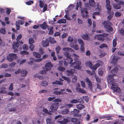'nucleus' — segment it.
Here are the masks:
<instances>
[{
  "instance_id": "20e7f679",
  "label": "nucleus",
  "mask_w": 124,
  "mask_h": 124,
  "mask_svg": "<svg viewBox=\"0 0 124 124\" xmlns=\"http://www.w3.org/2000/svg\"><path fill=\"white\" fill-rule=\"evenodd\" d=\"M73 55L74 57L75 61L71 63L70 66L74 67V68L75 69H80L81 67L80 65L81 64V62L78 60V56L75 54H73Z\"/></svg>"
},
{
  "instance_id": "338daca9",
  "label": "nucleus",
  "mask_w": 124,
  "mask_h": 124,
  "mask_svg": "<svg viewBox=\"0 0 124 124\" xmlns=\"http://www.w3.org/2000/svg\"><path fill=\"white\" fill-rule=\"evenodd\" d=\"M96 85L97 88L99 90L101 91V87L100 84L99 83L96 84Z\"/></svg>"
},
{
  "instance_id": "6e6552de",
  "label": "nucleus",
  "mask_w": 124,
  "mask_h": 124,
  "mask_svg": "<svg viewBox=\"0 0 124 124\" xmlns=\"http://www.w3.org/2000/svg\"><path fill=\"white\" fill-rule=\"evenodd\" d=\"M60 119V120L58 121L57 122L60 124H67L69 122L68 119L63 117H61Z\"/></svg>"
},
{
  "instance_id": "09e8293b",
  "label": "nucleus",
  "mask_w": 124,
  "mask_h": 124,
  "mask_svg": "<svg viewBox=\"0 0 124 124\" xmlns=\"http://www.w3.org/2000/svg\"><path fill=\"white\" fill-rule=\"evenodd\" d=\"M77 78L76 76H74L72 78V82L73 83H75L77 81Z\"/></svg>"
},
{
  "instance_id": "f8f14e48",
  "label": "nucleus",
  "mask_w": 124,
  "mask_h": 124,
  "mask_svg": "<svg viewBox=\"0 0 124 124\" xmlns=\"http://www.w3.org/2000/svg\"><path fill=\"white\" fill-rule=\"evenodd\" d=\"M19 43L18 42V41H17L16 42H14L13 43V45L12 46V48L13 49H14V52H16L17 51V48L19 47Z\"/></svg>"
},
{
  "instance_id": "603ef678",
  "label": "nucleus",
  "mask_w": 124,
  "mask_h": 124,
  "mask_svg": "<svg viewBox=\"0 0 124 124\" xmlns=\"http://www.w3.org/2000/svg\"><path fill=\"white\" fill-rule=\"evenodd\" d=\"M121 15V13L119 12H116L115 13V15L117 17L120 16Z\"/></svg>"
},
{
  "instance_id": "ddd939ff",
  "label": "nucleus",
  "mask_w": 124,
  "mask_h": 124,
  "mask_svg": "<svg viewBox=\"0 0 124 124\" xmlns=\"http://www.w3.org/2000/svg\"><path fill=\"white\" fill-rule=\"evenodd\" d=\"M42 44L43 46L46 47L48 46L49 41L48 40L46 39L45 41H43L42 42Z\"/></svg>"
},
{
  "instance_id": "4be33fe9",
  "label": "nucleus",
  "mask_w": 124,
  "mask_h": 124,
  "mask_svg": "<svg viewBox=\"0 0 124 124\" xmlns=\"http://www.w3.org/2000/svg\"><path fill=\"white\" fill-rule=\"evenodd\" d=\"M70 46L72 47L73 48L76 50H78V45H74V44L71 43L70 44Z\"/></svg>"
},
{
  "instance_id": "c03bdc74",
  "label": "nucleus",
  "mask_w": 124,
  "mask_h": 124,
  "mask_svg": "<svg viewBox=\"0 0 124 124\" xmlns=\"http://www.w3.org/2000/svg\"><path fill=\"white\" fill-rule=\"evenodd\" d=\"M30 61L28 62V63L30 64H32L33 63L34 61V59L32 58H30Z\"/></svg>"
},
{
  "instance_id": "423d86ee",
  "label": "nucleus",
  "mask_w": 124,
  "mask_h": 124,
  "mask_svg": "<svg viewBox=\"0 0 124 124\" xmlns=\"http://www.w3.org/2000/svg\"><path fill=\"white\" fill-rule=\"evenodd\" d=\"M102 24L104 28L109 31H113V29L110 25H112V23L108 21H104Z\"/></svg>"
},
{
  "instance_id": "bb28decb",
  "label": "nucleus",
  "mask_w": 124,
  "mask_h": 124,
  "mask_svg": "<svg viewBox=\"0 0 124 124\" xmlns=\"http://www.w3.org/2000/svg\"><path fill=\"white\" fill-rule=\"evenodd\" d=\"M52 84L53 85L54 84H56L59 85H62L63 84L62 82L58 80H56L55 82H53L52 83Z\"/></svg>"
},
{
  "instance_id": "4d7b16f0",
  "label": "nucleus",
  "mask_w": 124,
  "mask_h": 124,
  "mask_svg": "<svg viewBox=\"0 0 124 124\" xmlns=\"http://www.w3.org/2000/svg\"><path fill=\"white\" fill-rule=\"evenodd\" d=\"M46 71H48V69H46V71L45 70H43L40 71L39 73L41 74H45L46 73Z\"/></svg>"
},
{
  "instance_id": "a19ab883",
  "label": "nucleus",
  "mask_w": 124,
  "mask_h": 124,
  "mask_svg": "<svg viewBox=\"0 0 124 124\" xmlns=\"http://www.w3.org/2000/svg\"><path fill=\"white\" fill-rule=\"evenodd\" d=\"M53 93L54 94L56 95H60L62 93V92L60 91H54L53 92Z\"/></svg>"
},
{
  "instance_id": "a18cd8bd",
  "label": "nucleus",
  "mask_w": 124,
  "mask_h": 124,
  "mask_svg": "<svg viewBox=\"0 0 124 124\" xmlns=\"http://www.w3.org/2000/svg\"><path fill=\"white\" fill-rule=\"evenodd\" d=\"M34 3L33 1L32 0H30L29 1L27 2L26 4L27 5H30L33 4Z\"/></svg>"
},
{
  "instance_id": "9d476101",
  "label": "nucleus",
  "mask_w": 124,
  "mask_h": 124,
  "mask_svg": "<svg viewBox=\"0 0 124 124\" xmlns=\"http://www.w3.org/2000/svg\"><path fill=\"white\" fill-rule=\"evenodd\" d=\"M85 81L88 85V87L89 89L92 91L93 90V84L92 82L87 77L85 78Z\"/></svg>"
},
{
  "instance_id": "3c124183",
  "label": "nucleus",
  "mask_w": 124,
  "mask_h": 124,
  "mask_svg": "<svg viewBox=\"0 0 124 124\" xmlns=\"http://www.w3.org/2000/svg\"><path fill=\"white\" fill-rule=\"evenodd\" d=\"M39 6L41 8H43L44 6V3L41 0H40Z\"/></svg>"
},
{
  "instance_id": "0eeeda50",
  "label": "nucleus",
  "mask_w": 124,
  "mask_h": 124,
  "mask_svg": "<svg viewBox=\"0 0 124 124\" xmlns=\"http://www.w3.org/2000/svg\"><path fill=\"white\" fill-rule=\"evenodd\" d=\"M17 57L16 54H10L7 57L8 60L9 62H11L13 61L14 59Z\"/></svg>"
},
{
  "instance_id": "2eb2a0df",
  "label": "nucleus",
  "mask_w": 124,
  "mask_h": 124,
  "mask_svg": "<svg viewBox=\"0 0 124 124\" xmlns=\"http://www.w3.org/2000/svg\"><path fill=\"white\" fill-rule=\"evenodd\" d=\"M113 8L116 9H119L121 8V6L117 3H113L112 4Z\"/></svg>"
},
{
  "instance_id": "b1692460",
  "label": "nucleus",
  "mask_w": 124,
  "mask_h": 124,
  "mask_svg": "<svg viewBox=\"0 0 124 124\" xmlns=\"http://www.w3.org/2000/svg\"><path fill=\"white\" fill-rule=\"evenodd\" d=\"M76 89L78 92L83 93H86V92L85 90H84L83 89L81 88H77Z\"/></svg>"
},
{
  "instance_id": "72a5a7b5",
  "label": "nucleus",
  "mask_w": 124,
  "mask_h": 124,
  "mask_svg": "<svg viewBox=\"0 0 124 124\" xmlns=\"http://www.w3.org/2000/svg\"><path fill=\"white\" fill-rule=\"evenodd\" d=\"M62 78L64 80L67 81L68 83L70 82V79L68 77L64 76H63L62 77Z\"/></svg>"
},
{
  "instance_id": "680f3d73",
  "label": "nucleus",
  "mask_w": 124,
  "mask_h": 124,
  "mask_svg": "<svg viewBox=\"0 0 124 124\" xmlns=\"http://www.w3.org/2000/svg\"><path fill=\"white\" fill-rule=\"evenodd\" d=\"M107 47V46L106 44H103L101 45V46H99V47L100 48H102L104 47Z\"/></svg>"
},
{
  "instance_id": "de8ad7c7",
  "label": "nucleus",
  "mask_w": 124,
  "mask_h": 124,
  "mask_svg": "<svg viewBox=\"0 0 124 124\" xmlns=\"http://www.w3.org/2000/svg\"><path fill=\"white\" fill-rule=\"evenodd\" d=\"M78 41L80 45H82L83 44H84V43L83 40L80 39H78Z\"/></svg>"
},
{
  "instance_id": "e2e57ef3",
  "label": "nucleus",
  "mask_w": 124,
  "mask_h": 124,
  "mask_svg": "<svg viewBox=\"0 0 124 124\" xmlns=\"http://www.w3.org/2000/svg\"><path fill=\"white\" fill-rule=\"evenodd\" d=\"M16 22H18V24L20 25H23L24 23V22L22 20H19L18 21H17Z\"/></svg>"
},
{
  "instance_id": "7c9ffc66",
  "label": "nucleus",
  "mask_w": 124,
  "mask_h": 124,
  "mask_svg": "<svg viewBox=\"0 0 124 124\" xmlns=\"http://www.w3.org/2000/svg\"><path fill=\"white\" fill-rule=\"evenodd\" d=\"M66 14L64 16V17L66 19L68 20H70V18L69 16H68L67 14L68 13V10H66L65 11Z\"/></svg>"
},
{
  "instance_id": "39448f33",
  "label": "nucleus",
  "mask_w": 124,
  "mask_h": 124,
  "mask_svg": "<svg viewBox=\"0 0 124 124\" xmlns=\"http://www.w3.org/2000/svg\"><path fill=\"white\" fill-rule=\"evenodd\" d=\"M40 27L43 30H45L47 29L49 31H53V28L48 25L46 21H44L42 24H39Z\"/></svg>"
},
{
  "instance_id": "aec40b11",
  "label": "nucleus",
  "mask_w": 124,
  "mask_h": 124,
  "mask_svg": "<svg viewBox=\"0 0 124 124\" xmlns=\"http://www.w3.org/2000/svg\"><path fill=\"white\" fill-rule=\"evenodd\" d=\"M27 71L26 70H22L20 72L21 75L23 77L26 76L27 74Z\"/></svg>"
},
{
  "instance_id": "5fc2aeb1",
  "label": "nucleus",
  "mask_w": 124,
  "mask_h": 124,
  "mask_svg": "<svg viewBox=\"0 0 124 124\" xmlns=\"http://www.w3.org/2000/svg\"><path fill=\"white\" fill-rule=\"evenodd\" d=\"M23 48L24 50H27L28 49V47L27 45H24L23 47Z\"/></svg>"
},
{
  "instance_id": "9b49d317",
  "label": "nucleus",
  "mask_w": 124,
  "mask_h": 124,
  "mask_svg": "<svg viewBox=\"0 0 124 124\" xmlns=\"http://www.w3.org/2000/svg\"><path fill=\"white\" fill-rule=\"evenodd\" d=\"M106 7L108 11V13L109 14H111V7L110 5V1L109 0H106Z\"/></svg>"
},
{
  "instance_id": "473e14b6",
  "label": "nucleus",
  "mask_w": 124,
  "mask_h": 124,
  "mask_svg": "<svg viewBox=\"0 0 124 124\" xmlns=\"http://www.w3.org/2000/svg\"><path fill=\"white\" fill-rule=\"evenodd\" d=\"M118 68L117 67H115L111 71V73H113L114 74L116 73L118 71Z\"/></svg>"
},
{
  "instance_id": "6ab92c4d",
  "label": "nucleus",
  "mask_w": 124,
  "mask_h": 124,
  "mask_svg": "<svg viewBox=\"0 0 124 124\" xmlns=\"http://www.w3.org/2000/svg\"><path fill=\"white\" fill-rule=\"evenodd\" d=\"M89 2L90 5L93 7H94L95 6V3L94 0H89Z\"/></svg>"
},
{
  "instance_id": "052dcab7",
  "label": "nucleus",
  "mask_w": 124,
  "mask_h": 124,
  "mask_svg": "<svg viewBox=\"0 0 124 124\" xmlns=\"http://www.w3.org/2000/svg\"><path fill=\"white\" fill-rule=\"evenodd\" d=\"M43 10L42 12H44L46 11L47 9V5L46 4H45L43 6Z\"/></svg>"
},
{
  "instance_id": "774afa93",
  "label": "nucleus",
  "mask_w": 124,
  "mask_h": 124,
  "mask_svg": "<svg viewBox=\"0 0 124 124\" xmlns=\"http://www.w3.org/2000/svg\"><path fill=\"white\" fill-rule=\"evenodd\" d=\"M46 122L47 124H51V120L50 119H47L46 120Z\"/></svg>"
},
{
  "instance_id": "5701e85b",
  "label": "nucleus",
  "mask_w": 124,
  "mask_h": 124,
  "mask_svg": "<svg viewBox=\"0 0 124 124\" xmlns=\"http://www.w3.org/2000/svg\"><path fill=\"white\" fill-rule=\"evenodd\" d=\"M108 35V34H99V35H98L97 36V39L98 40H99V39L101 38V37H104V36H107Z\"/></svg>"
},
{
  "instance_id": "f03ea898",
  "label": "nucleus",
  "mask_w": 124,
  "mask_h": 124,
  "mask_svg": "<svg viewBox=\"0 0 124 124\" xmlns=\"http://www.w3.org/2000/svg\"><path fill=\"white\" fill-rule=\"evenodd\" d=\"M98 62L99 63H96L94 65H93L92 62L90 61L86 63L85 64L87 66H89L91 69L93 70L92 71H91L89 70H86V72L90 75H92L94 73H95L94 70H96L97 68L100 67V64H101L103 63V62L99 60Z\"/></svg>"
},
{
  "instance_id": "dca6fc26",
  "label": "nucleus",
  "mask_w": 124,
  "mask_h": 124,
  "mask_svg": "<svg viewBox=\"0 0 124 124\" xmlns=\"http://www.w3.org/2000/svg\"><path fill=\"white\" fill-rule=\"evenodd\" d=\"M77 108L79 110H81L85 107L82 104H79L76 105Z\"/></svg>"
},
{
  "instance_id": "bf43d9fd",
  "label": "nucleus",
  "mask_w": 124,
  "mask_h": 124,
  "mask_svg": "<svg viewBox=\"0 0 124 124\" xmlns=\"http://www.w3.org/2000/svg\"><path fill=\"white\" fill-rule=\"evenodd\" d=\"M42 85L44 86H47L48 85V83L46 81H44L42 82Z\"/></svg>"
},
{
  "instance_id": "cd10ccee",
  "label": "nucleus",
  "mask_w": 124,
  "mask_h": 124,
  "mask_svg": "<svg viewBox=\"0 0 124 124\" xmlns=\"http://www.w3.org/2000/svg\"><path fill=\"white\" fill-rule=\"evenodd\" d=\"M67 73L68 76H72L74 74V72L72 71V70L71 69L70 70H67Z\"/></svg>"
},
{
  "instance_id": "c756f323",
  "label": "nucleus",
  "mask_w": 124,
  "mask_h": 124,
  "mask_svg": "<svg viewBox=\"0 0 124 124\" xmlns=\"http://www.w3.org/2000/svg\"><path fill=\"white\" fill-rule=\"evenodd\" d=\"M81 11L82 13L83 12H85V13L87 14H88V12L87 9L84 8H81Z\"/></svg>"
},
{
  "instance_id": "393cba45",
  "label": "nucleus",
  "mask_w": 124,
  "mask_h": 124,
  "mask_svg": "<svg viewBox=\"0 0 124 124\" xmlns=\"http://www.w3.org/2000/svg\"><path fill=\"white\" fill-rule=\"evenodd\" d=\"M53 66L51 62H48L45 65V67L46 68H52Z\"/></svg>"
},
{
  "instance_id": "c85d7f7f",
  "label": "nucleus",
  "mask_w": 124,
  "mask_h": 124,
  "mask_svg": "<svg viewBox=\"0 0 124 124\" xmlns=\"http://www.w3.org/2000/svg\"><path fill=\"white\" fill-rule=\"evenodd\" d=\"M58 23H66V20L65 19H61L59 20Z\"/></svg>"
},
{
  "instance_id": "6e6d98bb",
  "label": "nucleus",
  "mask_w": 124,
  "mask_h": 124,
  "mask_svg": "<svg viewBox=\"0 0 124 124\" xmlns=\"http://www.w3.org/2000/svg\"><path fill=\"white\" fill-rule=\"evenodd\" d=\"M16 107L11 108L9 109V112L15 111L16 110Z\"/></svg>"
},
{
  "instance_id": "49530a36",
  "label": "nucleus",
  "mask_w": 124,
  "mask_h": 124,
  "mask_svg": "<svg viewBox=\"0 0 124 124\" xmlns=\"http://www.w3.org/2000/svg\"><path fill=\"white\" fill-rule=\"evenodd\" d=\"M16 30L17 31L19 30L20 28V25L18 24V22H16Z\"/></svg>"
},
{
  "instance_id": "c9c22d12",
  "label": "nucleus",
  "mask_w": 124,
  "mask_h": 124,
  "mask_svg": "<svg viewBox=\"0 0 124 124\" xmlns=\"http://www.w3.org/2000/svg\"><path fill=\"white\" fill-rule=\"evenodd\" d=\"M116 39H114L113 41L112 42V45L114 47H115L117 45V42H116Z\"/></svg>"
},
{
  "instance_id": "79ce46f5",
  "label": "nucleus",
  "mask_w": 124,
  "mask_h": 124,
  "mask_svg": "<svg viewBox=\"0 0 124 124\" xmlns=\"http://www.w3.org/2000/svg\"><path fill=\"white\" fill-rule=\"evenodd\" d=\"M94 77L96 80V81L98 83H100L101 82V80L100 78H99L98 76H95Z\"/></svg>"
},
{
  "instance_id": "4c0bfd02",
  "label": "nucleus",
  "mask_w": 124,
  "mask_h": 124,
  "mask_svg": "<svg viewBox=\"0 0 124 124\" xmlns=\"http://www.w3.org/2000/svg\"><path fill=\"white\" fill-rule=\"evenodd\" d=\"M21 54L23 55H28L29 54V52L25 51H23L20 52Z\"/></svg>"
},
{
  "instance_id": "e433bc0d",
  "label": "nucleus",
  "mask_w": 124,
  "mask_h": 124,
  "mask_svg": "<svg viewBox=\"0 0 124 124\" xmlns=\"http://www.w3.org/2000/svg\"><path fill=\"white\" fill-rule=\"evenodd\" d=\"M58 70H59L62 72H63L65 70V68L62 67H59L57 68Z\"/></svg>"
},
{
  "instance_id": "1a4fd4ad",
  "label": "nucleus",
  "mask_w": 124,
  "mask_h": 124,
  "mask_svg": "<svg viewBox=\"0 0 124 124\" xmlns=\"http://www.w3.org/2000/svg\"><path fill=\"white\" fill-rule=\"evenodd\" d=\"M59 106V103H55L51 105L50 108L52 112H54L58 108Z\"/></svg>"
},
{
  "instance_id": "f3484780",
  "label": "nucleus",
  "mask_w": 124,
  "mask_h": 124,
  "mask_svg": "<svg viewBox=\"0 0 124 124\" xmlns=\"http://www.w3.org/2000/svg\"><path fill=\"white\" fill-rule=\"evenodd\" d=\"M48 54H45L43 56L42 58H40L39 59H36V61L37 62H39L42 61V59H46L48 57Z\"/></svg>"
},
{
  "instance_id": "69168bd1",
  "label": "nucleus",
  "mask_w": 124,
  "mask_h": 124,
  "mask_svg": "<svg viewBox=\"0 0 124 124\" xmlns=\"http://www.w3.org/2000/svg\"><path fill=\"white\" fill-rule=\"evenodd\" d=\"M84 44L81 45L80 51L82 52H84L85 50V48L84 46Z\"/></svg>"
},
{
  "instance_id": "8fccbe9b",
  "label": "nucleus",
  "mask_w": 124,
  "mask_h": 124,
  "mask_svg": "<svg viewBox=\"0 0 124 124\" xmlns=\"http://www.w3.org/2000/svg\"><path fill=\"white\" fill-rule=\"evenodd\" d=\"M30 45L29 47V48L31 51H33L34 48V46L32 44Z\"/></svg>"
},
{
  "instance_id": "58836bf2",
  "label": "nucleus",
  "mask_w": 124,
  "mask_h": 124,
  "mask_svg": "<svg viewBox=\"0 0 124 124\" xmlns=\"http://www.w3.org/2000/svg\"><path fill=\"white\" fill-rule=\"evenodd\" d=\"M120 6L121 5H124V2L121 0H119L116 2Z\"/></svg>"
},
{
  "instance_id": "37998d69",
  "label": "nucleus",
  "mask_w": 124,
  "mask_h": 124,
  "mask_svg": "<svg viewBox=\"0 0 124 124\" xmlns=\"http://www.w3.org/2000/svg\"><path fill=\"white\" fill-rule=\"evenodd\" d=\"M29 41L30 44H33L34 42V39L32 38H30L29 39Z\"/></svg>"
},
{
  "instance_id": "7ed1b4c3",
  "label": "nucleus",
  "mask_w": 124,
  "mask_h": 124,
  "mask_svg": "<svg viewBox=\"0 0 124 124\" xmlns=\"http://www.w3.org/2000/svg\"><path fill=\"white\" fill-rule=\"evenodd\" d=\"M63 50L64 51L63 53L64 56L66 58L67 60L68 63L70 64H71L73 60L72 58L70 57V53L68 52H72L73 51V50L69 47H64L63 48Z\"/></svg>"
},
{
  "instance_id": "0e129e2a",
  "label": "nucleus",
  "mask_w": 124,
  "mask_h": 124,
  "mask_svg": "<svg viewBox=\"0 0 124 124\" xmlns=\"http://www.w3.org/2000/svg\"><path fill=\"white\" fill-rule=\"evenodd\" d=\"M83 99V98H81L79 99H78V101H79L78 102H79V103L84 104V101Z\"/></svg>"
},
{
  "instance_id": "ea45409f",
  "label": "nucleus",
  "mask_w": 124,
  "mask_h": 124,
  "mask_svg": "<svg viewBox=\"0 0 124 124\" xmlns=\"http://www.w3.org/2000/svg\"><path fill=\"white\" fill-rule=\"evenodd\" d=\"M79 101H78V100L74 99H72L70 101V102L71 103H77Z\"/></svg>"
},
{
  "instance_id": "a211bd4d",
  "label": "nucleus",
  "mask_w": 124,
  "mask_h": 124,
  "mask_svg": "<svg viewBox=\"0 0 124 124\" xmlns=\"http://www.w3.org/2000/svg\"><path fill=\"white\" fill-rule=\"evenodd\" d=\"M33 54V56L37 58H40L41 57L40 54L38 52H34Z\"/></svg>"
},
{
  "instance_id": "13d9d810",
  "label": "nucleus",
  "mask_w": 124,
  "mask_h": 124,
  "mask_svg": "<svg viewBox=\"0 0 124 124\" xmlns=\"http://www.w3.org/2000/svg\"><path fill=\"white\" fill-rule=\"evenodd\" d=\"M68 111L69 110L68 109H65L62 111V113L63 114H65L67 113L68 112Z\"/></svg>"
},
{
  "instance_id": "f257e3e1",
  "label": "nucleus",
  "mask_w": 124,
  "mask_h": 124,
  "mask_svg": "<svg viewBox=\"0 0 124 124\" xmlns=\"http://www.w3.org/2000/svg\"><path fill=\"white\" fill-rule=\"evenodd\" d=\"M110 72L112 73L111 74H109V73H108V77L107 78V80L109 81L108 82L110 84H111V89L114 92L119 93L120 91V89L118 87L117 84L114 82V80L113 78V76L115 74L113 73H111V71Z\"/></svg>"
},
{
  "instance_id": "f704fd0d",
  "label": "nucleus",
  "mask_w": 124,
  "mask_h": 124,
  "mask_svg": "<svg viewBox=\"0 0 124 124\" xmlns=\"http://www.w3.org/2000/svg\"><path fill=\"white\" fill-rule=\"evenodd\" d=\"M83 99L86 102H87L89 99V98L88 96H83Z\"/></svg>"
},
{
  "instance_id": "a878e982",
  "label": "nucleus",
  "mask_w": 124,
  "mask_h": 124,
  "mask_svg": "<svg viewBox=\"0 0 124 124\" xmlns=\"http://www.w3.org/2000/svg\"><path fill=\"white\" fill-rule=\"evenodd\" d=\"M82 37L84 39L86 40H87L89 38L88 35L87 34L82 35Z\"/></svg>"
},
{
  "instance_id": "2f4dec72",
  "label": "nucleus",
  "mask_w": 124,
  "mask_h": 124,
  "mask_svg": "<svg viewBox=\"0 0 124 124\" xmlns=\"http://www.w3.org/2000/svg\"><path fill=\"white\" fill-rule=\"evenodd\" d=\"M61 49L60 46H57L55 50L57 54H58L60 52V51Z\"/></svg>"
},
{
  "instance_id": "864d4df0",
  "label": "nucleus",
  "mask_w": 124,
  "mask_h": 124,
  "mask_svg": "<svg viewBox=\"0 0 124 124\" xmlns=\"http://www.w3.org/2000/svg\"><path fill=\"white\" fill-rule=\"evenodd\" d=\"M68 34L67 33H64L61 35V37L62 38H66L68 36Z\"/></svg>"
},
{
  "instance_id": "412c9836",
  "label": "nucleus",
  "mask_w": 124,
  "mask_h": 124,
  "mask_svg": "<svg viewBox=\"0 0 124 124\" xmlns=\"http://www.w3.org/2000/svg\"><path fill=\"white\" fill-rule=\"evenodd\" d=\"M49 42L51 44H54L56 42L55 40H54V39L51 37H50L49 39Z\"/></svg>"
},
{
  "instance_id": "4468645a",
  "label": "nucleus",
  "mask_w": 124,
  "mask_h": 124,
  "mask_svg": "<svg viewBox=\"0 0 124 124\" xmlns=\"http://www.w3.org/2000/svg\"><path fill=\"white\" fill-rule=\"evenodd\" d=\"M79 112V110L78 109H74L73 111H71V113L73 114L74 116H79L78 113Z\"/></svg>"
}]
</instances>
